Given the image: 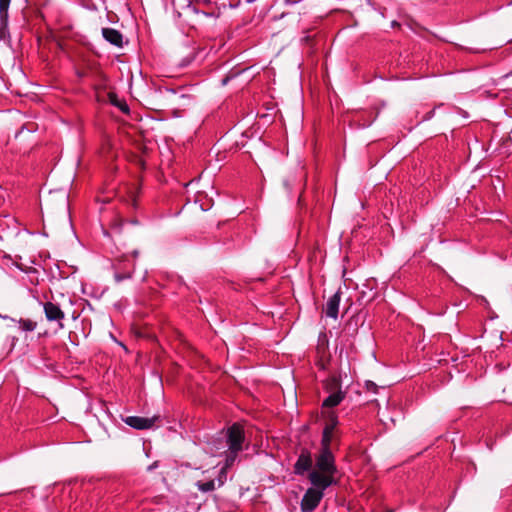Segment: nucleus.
I'll return each instance as SVG.
<instances>
[{
  "instance_id": "6e6552de",
  "label": "nucleus",
  "mask_w": 512,
  "mask_h": 512,
  "mask_svg": "<svg viewBox=\"0 0 512 512\" xmlns=\"http://www.w3.org/2000/svg\"><path fill=\"white\" fill-rule=\"evenodd\" d=\"M312 458L308 451L303 450L299 455L295 465L294 472L297 475H304V473L312 470Z\"/></svg>"
},
{
  "instance_id": "f257e3e1",
  "label": "nucleus",
  "mask_w": 512,
  "mask_h": 512,
  "mask_svg": "<svg viewBox=\"0 0 512 512\" xmlns=\"http://www.w3.org/2000/svg\"><path fill=\"white\" fill-rule=\"evenodd\" d=\"M225 443L222 441L219 446H215V449L211 448L212 454H217L218 451L225 446L228 447L225 453V465L221 468L218 478V487L222 486L226 480V470L230 468L238 457L239 452L243 449V442L245 439L244 430L242 425L234 423L227 429L225 434Z\"/></svg>"
},
{
  "instance_id": "7ed1b4c3",
  "label": "nucleus",
  "mask_w": 512,
  "mask_h": 512,
  "mask_svg": "<svg viewBox=\"0 0 512 512\" xmlns=\"http://www.w3.org/2000/svg\"><path fill=\"white\" fill-rule=\"evenodd\" d=\"M324 389L329 396L324 399L322 408H333L338 406L345 398L346 392L341 388V381L336 376H331L324 382Z\"/></svg>"
},
{
  "instance_id": "2eb2a0df",
  "label": "nucleus",
  "mask_w": 512,
  "mask_h": 512,
  "mask_svg": "<svg viewBox=\"0 0 512 512\" xmlns=\"http://www.w3.org/2000/svg\"><path fill=\"white\" fill-rule=\"evenodd\" d=\"M119 107L121 108L122 111H128V107L126 104L120 105Z\"/></svg>"
},
{
  "instance_id": "ddd939ff",
  "label": "nucleus",
  "mask_w": 512,
  "mask_h": 512,
  "mask_svg": "<svg viewBox=\"0 0 512 512\" xmlns=\"http://www.w3.org/2000/svg\"><path fill=\"white\" fill-rule=\"evenodd\" d=\"M37 323L30 319H20L19 327L23 331H34L36 329Z\"/></svg>"
},
{
  "instance_id": "9b49d317",
  "label": "nucleus",
  "mask_w": 512,
  "mask_h": 512,
  "mask_svg": "<svg viewBox=\"0 0 512 512\" xmlns=\"http://www.w3.org/2000/svg\"><path fill=\"white\" fill-rule=\"evenodd\" d=\"M102 35L110 44L121 48L123 46V35L114 28H103Z\"/></svg>"
},
{
  "instance_id": "39448f33",
  "label": "nucleus",
  "mask_w": 512,
  "mask_h": 512,
  "mask_svg": "<svg viewBox=\"0 0 512 512\" xmlns=\"http://www.w3.org/2000/svg\"><path fill=\"white\" fill-rule=\"evenodd\" d=\"M326 417V425L323 430L322 434V440H321V447H329L331 445L334 430L338 424V417L337 414L333 411H329L325 415Z\"/></svg>"
},
{
  "instance_id": "20e7f679",
  "label": "nucleus",
  "mask_w": 512,
  "mask_h": 512,
  "mask_svg": "<svg viewBox=\"0 0 512 512\" xmlns=\"http://www.w3.org/2000/svg\"><path fill=\"white\" fill-rule=\"evenodd\" d=\"M326 489L327 488H321L313 485L312 487L308 488L301 500V511L313 512L324 497V491Z\"/></svg>"
},
{
  "instance_id": "4468645a",
  "label": "nucleus",
  "mask_w": 512,
  "mask_h": 512,
  "mask_svg": "<svg viewBox=\"0 0 512 512\" xmlns=\"http://www.w3.org/2000/svg\"><path fill=\"white\" fill-rule=\"evenodd\" d=\"M128 278H130V274H119V273L115 274L116 282H121L122 280L128 279Z\"/></svg>"
},
{
  "instance_id": "1a4fd4ad",
  "label": "nucleus",
  "mask_w": 512,
  "mask_h": 512,
  "mask_svg": "<svg viewBox=\"0 0 512 512\" xmlns=\"http://www.w3.org/2000/svg\"><path fill=\"white\" fill-rule=\"evenodd\" d=\"M11 0H0V40H5L8 36V9Z\"/></svg>"
},
{
  "instance_id": "423d86ee",
  "label": "nucleus",
  "mask_w": 512,
  "mask_h": 512,
  "mask_svg": "<svg viewBox=\"0 0 512 512\" xmlns=\"http://www.w3.org/2000/svg\"><path fill=\"white\" fill-rule=\"evenodd\" d=\"M159 416H153V417H140V416H127L123 419L124 423L128 426L137 429V430H144V429H150L155 426V423L159 421Z\"/></svg>"
},
{
  "instance_id": "9d476101",
  "label": "nucleus",
  "mask_w": 512,
  "mask_h": 512,
  "mask_svg": "<svg viewBox=\"0 0 512 512\" xmlns=\"http://www.w3.org/2000/svg\"><path fill=\"white\" fill-rule=\"evenodd\" d=\"M341 293L338 291L331 296L325 306V314L327 317L336 319L338 316Z\"/></svg>"
},
{
  "instance_id": "f03ea898",
  "label": "nucleus",
  "mask_w": 512,
  "mask_h": 512,
  "mask_svg": "<svg viewBox=\"0 0 512 512\" xmlns=\"http://www.w3.org/2000/svg\"><path fill=\"white\" fill-rule=\"evenodd\" d=\"M338 470L335 464V457L329 447H321L316 457L315 468L308 474V479L313 486L328 488L337 484L335 475Z\"/></svg>"
},
{
  "instance_id": "0eeeda50",
  "label": "nucleus",
  "mask_w": 512,
  "mask_h": 512,
  "mask_svg": "<svg viewBox=\"0 0 512 512\" xmlns=\"http://www.w3.org/2000/svg\"><path fill=\"white\" fill-rule=\"evenodd\" d=\"M43 310L45 317L49 322H57L61 329L64 327L62 321L65 318V313L61 310L58 304L50 301L45 302L43 304Z\"/></svg>"
},
{
  "instance_id": "f8f14e48",
  "label": "nucleus",
  "mask_w": 512,
  "mask_h": 512,
  "mask_svg": "<svg viewBox=\"0 0 512 512\" xmlns=\"http://www.w3.org/2000/svg\"><path fill=\"white\" fill-rule=\"evenodd\" d=\"M196 486H197L198 490H200L201 492H205V493L211 492V491L215 490V488H216V484H215L214 480H209L207 482L197 481Z\"/></svg>"
}]
</instances>
